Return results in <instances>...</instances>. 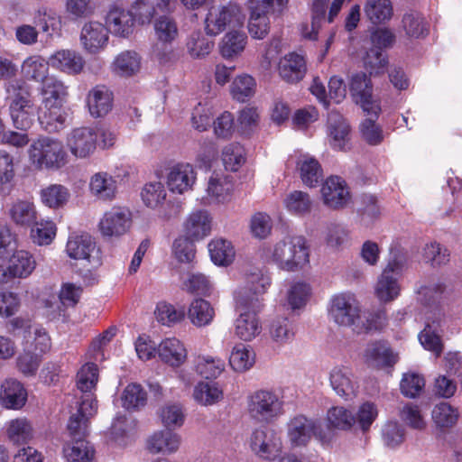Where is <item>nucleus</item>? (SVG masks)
I'll use <instances>...</instances> for the list:
<instances>
[{"label":"nucleus","instance_id":"58","mask_svg":"<svg viewBox=\"0 0 462 462\" xmlns=\"http://www.w3.org/2000/svg\"><path fill=\"white\" fill-rule=\"evenodd\" d=\"M255 86L254 78L246 74L240 75L232 82L230 91L236 100L245 102L254 96Z\"/></svg>","mask_w":462,"mask_h":462},{"label":"nucleus","instance_id":"7","mask_svg":"<svg viewBox=\"0 0 462 462\" xmlns=\"http://www.w3.org/2000/svg\"><path fill=\"white\" fill-rule=\"evenodd\" d=\"M271 286V277L258 268L245 274V284L236 292V304L244 309L261 310L263 295Z\"/></svg>","mask_w":462,"mask_h":462},{"label":"nucleus","instance_id":"52","mask_svg":"<svg viewBox=\"0 0 462 462\" xmlns=\"http://www.w3.org/2000/svg\"><path fill=\"white\" fill-rule=\"evenodd\" d=\"M69 199V189L60 184H51L41 190L42 202L51 208L63 207Z\"/></svg>","mask_w":462,"mask_h":462},{"label":"nucleus","instance_id":"9","mask_svg":"<svg viewBox=\"0 0 462 462\" xmlns=\"http://www.w3.org/2000/svg\"><path fill=\"white\" fill-rule=\"evenodd\" d=\"M249 445L255 456L269 461L275 460L282 450V441L279 432L267 426H261L252 432Z\"/></svg>","mask_w":462,"mask_h":462},{"label":"nucleus","instance_id":"4","mask_svg":"<svg viewBox=\"0 0 462 462\" xmlns=\"http://www.w3.org/2000/svg\"><path fill=\"white\" fill-rule=\"evenodd\" d=\"M246 412L256 422L270 423L284 413V402L276 391L258 389L246 396Z\"/></svg>","mask_w":462,"mask_h":462},{"label":"nucleus","instance_id":"17","mask_svg":"<svg viewBox=\"0 0 462 462\" xmlns=\"http://www.w3.org/2000/svg\"><path fill=\"white\" fill-rule=\"evenodd\" d=\"M350 91L356 103L361 105L367 115L375 118L378 116L381 108L379 104L373 100V86L370 78L365 73L360 72L352 76Z\"/></svg>","mask_w":462,"mask_h":462},{"label":"nucleus","instance_id":"51","mask_svg":"<svg viewBox=\"0 0 462 462\" xmlns=\"http://www.w3.org/2000/svg\"><path fill=\"white\" fill-rule=\"evenodd\" d=\"M246 44V36L244 32L234 31L226 33L220 43V53L226 59L239 55Z\"/></svg>","mask_w":462,"mask_h":462},{"label":"nucleus","instance_id":"41","mask_svg":"<svg viewBox=\"0 0 462 462\" xmlns=\"http://www.w3.org/2000/svg\"><path fill=\"white\" fill-rule=\"evenodd\" d=\"M36 262L32 254L16 250L9 259L8 271L14 277H28L35 269Z\"/></svg>","mask_w":462,"mask_h":462},{"label":"nucleus","instance_id":"36","mask_svg":"<svg viewBox=\"0 0 462 462\" xmlns=\"http://www.w3.org/2000/svg\"><path fill=\"white\" fill-rule=\"evenodd\" d=\"M162 361L171 366H180L187 358V351L182 343L175 338H166L157 348Z\"/></svg>","mask_w":462,"mask_h":462},{"label":"nucleus","instance_id":"47","mask_svg":"<svg viewBox=\"0 0 462 462\" xmlns=\"http://www.w3.org/2000/svg\"><path fill=\"white\" fill-rule=\"evenodd\" d=\"M33 23L35 27H40L41 31L48 36L58 32L60 27V18L53 10L46 6H41L34 12Z\"/></svg>","mask_w":462,"mask_h":462},{"label":"nucleus","instance_id":"63","mask_svg":"<svg viewBox=\"0 0 462 462\" xmlns=\"http://www.w3.org/2000/svg\"><path fill=\"white\" fill-rule=\"evenodd\" d=\"M222 160L226 170L236 171L245 162V149L239 143H230L222 152Z\"/></svg>","mask_w":462,"mask_h":462},{"label":"nucleus","instance_id":"53","mask_svg":"<svg viewBox=\"0 0 462 462\" xmlns=\"http://www.w3.org/2000/svg\"><path fill=\"white\" fill-rule=\"evenodd\" d=\"M459 411L457 408L448 402H441L432 410V420L439 428H451L458 420Z\"/></svg>","mask_w":462,"mask_h":462},{"label":"nucleus","instance_id":"21","mask_svg":"<svg viewBox=\"0 0 462 462\" xmlns=\"http://www.w3.org/2000/svg\"><path fill=\"white\" fill-rule=\"evenodd\" d=\"M135 17L133 12L119 5H113L106 16L108 32L120 37H127L133 32Z\"/></svg>","mask_w":462,"mask_h":462},{"label":"nucleus","instance_id":"8","mask_svg":"<svg viewBox=\"0 0 462 462\" xmlns=\"http://www.w3.org/2000/svg\"><path fill=\"white\" fill-rule=\"evenodd\" d=\"M29 158L37 169L58 170L66 165L68 155L57 139L40 137L29 148Z\"/></svg>","mask_w":462,"mask_h":462},{"label":"nucleus","instance_id":"38","mask_svg":"<svg viewBox=\"0 0 462 462\" xmlns=\"http://www.w3.org/2000/svg\"><path fill=\"white\" fill-rule=\"evenodd\" d=\"M297 168L300 171V179L306 186L315 187L323 178L319 162L309 154H303L299 157Z\"/></svg>","mask_w":462,"mask_h":462},{"label":"nucleus","instance_id":"15","mask_svg":"<svg viewBox=\"0 0 462 462\" xmlns=\"http://www.w3.org/2000/svg\"><path fill=\"white\" fill-rule=\"evenodd\" d=\"M313 436L325 439L318 424L303 415L295 416L287 423V438L292 447L306 446Z\"/></svg>","mask_w":462,"mask_h":462},{"label":"nucleus","instance_id":"6","mask_svg":"<svg viewBox=\"0 0 462 462\" xmlns=\"http://www.w3.org/2000/svg\"><path fill=\"white\" fill-rule=\"evenodd\" d=\"M405 261V256L401 252L391 250V258L378 276L374 286V294L379 301L391 302L400 295L402 287L399 279Z\"/></svg>","mask_w":462,"mask_h":462},{"label":"nucleus","instance_id":"22","mask_svg":"<svg viewBox=\"0 0 462 462\" xmlns=\"http://www.w3.org/2000/svg\"><path fill=\"white\" fill-rule=\"evenodd\" d=\"M212 217L204 209L189 213L182 223L183 235L191 240L199 241L210 235Z\"/></svg>","mask_w":462,"mask_h":462},{"label":"nucleus","instance_id":"31","mask_svg":"<svg viewBox=\"0 0 462 462\" xmlns=\"http://www.w3.org/2000/svg\"><path fill=\"white\" fill-rule=\"evenodd\" d=\"M278 70L281 78L286 82H299L306 73L305 60L297 53H289L280 60Z\"/></svg>","mask_w":462,"mask_h":462},{"label":"nucleus","instance_id":"50","mask_svg":"<svg viewBox=\"0 0 462 462\" xmlns=\"http://www.w3.org/2000/svg\"><path fill=\"white\" fill-rule=\"evenodd\" d=\"M254 361L255 354L249 346L239 344L233 347L229 357V364L235 371H247L254 365Z\"/></svg>","mask_w":462,"mask_h":462},{"label":"nucleus","instance_id":"18","mask_svg":"<svg viewBox=\"0 0 462 462\" xmlns=\"http://www.w3.org/2000/svg\"><path fill=\"white\" fill-rule=\"evenodd\" d=\"M108 29L102 23L89 21L83 24L79 33V42L83 50L97 54L108 44Z\"/></svg>","mask_w":462,"mask_h":462},{"label":"nucleus","instance_id":"2","mask_svg":"<svg viewBox=\"0 0 462 462\" xmlns=\"http://www.w3.org/2000/svg\"><path fill=\"white\" fill-rule=\"evenodd\" d=\"M42 106L38 120L48 132H59L65 125L67 116L62 111V103L68 95L67 87L55 77H49L42 82Z\"/></svg>","mask_w":462,"mask_h":462},{"label":"nucleus","instance_id":"37","mask_svg":"<svg viewBox=\"0 0 462 462\" xmlns=\"http://www.w3.org/2000/svg\"><path fill=\"white\" fill-rule=\"evenodd\" d=\"M9 217L16 226L28 228L36 223L37 210L32 202L17 200L10 207Z\"/></svg>","mask_w":462,"mask_h":462},{"label":"nucleus","instance_id":"59","mask_svg":"<svg viewBox=\"0 0 462 462\" xmlns=\"http://www.w3.org/2000/svg\"><path fill=\"white\" fill-rule=\"evenodd\" d=\"M193 397L202 405H212L223 398V392L216 384L199 383L196 385Z\"/></svg>","mask_w":462,"mask_h":462},{"label":"nucleus","instance_id":"56","mask_svg":"<svg viewBox=\"0 0 462 462\" xmlns=\"http://www.w3.org/2000/svg\"><path fill=\"white\" fill-rule=\"evenodd\" d=\"M225 362L218 357L199 356L196 362V371L206 379L218 377L225 370Z\"/></svg>","mask_w":462,"mask_h":462},{"label":"nucleus","instance_id":"57","mask_svg":"<svg viewBox=\"0 0 462 462\" xmlns=\"http://www.w3.org/2000/svg\"><path fill=\"white\" fill-rule=\"evenodd\" d=\"M284 205L289 212L302 216L310 211L312 201L308 193L294 190L287 195L284 199Z\"/></svg>","mask_w":462,"mask_h":462},{"label":"nucleus","instance_id":"26","mask_svg":"<svg viewBox=\"0 0 462 462\" xmlns=\"http://www.w3.org/2000/svg\"><path fill=\"white\" fill-rule=\"evenodd\" d=\"M50 66L69 75L79 74L85 66L83 57L71 50H60L49 58Z\"/></svg>","mask_w":462,"mask_h":462},{"label":"nucleus","instance_id":"27","mask_svg":"<svg viewBox=\"0 0 462 462\" xmlns=\"http://www.w3.org/2000/svg\"><path fill=\"white\" fill-rule=\"evenodd\" d=\"M89 192L98 200L111 201L117 192L116 179L106 171L93 174L89 180Z\"/></svg>","mask_w":462,"mask_h":462},{"label":"nucleus","instance_id":"14","mask_svg":"<svg viewBox=\"0 0 462 462\" xmlns=\"http://www.w3.org/2000/svg\"><path fill=\"white\" fill-rule=\"evenodd\" d=\"M97 411V404L89 399L77 402L76 411L71 412L67 424L70 440L86 439L89 420L96 415Z\"/></svg>","mask_w":462,"mask_h":462},{"label":"nucleus","instance_id":"46","mask_svg":"<svg viewBox=\"0 0 462 462\" xmlns=\"http://www.w3.org/2000/svg\"><path fill=\"white\" fill-rule=\"evenodd\" d=\"M136 425L132 418L117 416L111 426V435L119 445L125 446L133 441Z\"/></svg>","mask_w":462,"mask_h":462},{"label":"nucleus","instance_id":"40","mask_svg":"<svg viewBox=\"0 0 462 462\" xmlns=\"http://www.w3.org/2000/svg\"><path fill=\"white\" fill-rule=\"evenodd\" d=\"M364 12L374 24L389 22L393 16V6L391 0H366Z\"/></svg>","mask_w":462,"mask_h":462},{"label":"nucleus","instance_id":"43","mask_svg":"<svg viewBox=\"0 0 462 462\" xmlns=\"http://www.w3.org/2000/svg\"><path fill=\"white\" fill-rule=\"evenodd\" d=\"M112 68L115 73L122 77L133 76L140 70L141 58L134 51H125L116 57Z\"/></svg>","mask_w":462,"mask_h":462},{"label":"nucleus","instance_id":"10","mask_svg":"<svg viewBox=\"0 0 462 462\" xmlns=\"http://www.w3.org/2000/svg\"><path fill=\"white\" fill-rule=\"evenodd\" d=\"M98 133L96 128L80 126L73 128L67 135L66 145L77 159L91 157L97 147Z\"/></svg>","mask_w":462,"mask_h":462},{"label":"nucleus","instance_id":"64","mask_svg":"<svg viewBox=\"0 0 462 462\" xmlns=\"http://www.w3.org/2000/svg\"><path fill=\"white\" fill-rule=\"evenodd\" d=\"M32 227L31 236L34 243L43 245L51 243L56 236V226L52 221H43L33 224Z\"/></svg>","mask_w":462,"mask_h":462},{"label":"nucleus","instance_id":"25","mask_svg":"<svg viewBox=\"0 0 462 462\" xmlns=\"http://www.w3.org/2000/svg\"><path fill=\"white\" fill-rule=\"evenodd\" d=\"M328 132L329 143L334 149L345 151L349 148L350 126L341 115L336 112L328 115Z\"/></svg>","mask_w":462,"mask_h":462},{"label":"nucleus","instance_id":"1","mask_svg":"<svg viewBox=\"0 0 462 462\" xmlns=\"http://www.w3.org/2000/svg\"><path fill=\"white\" fill-rule=\"evenodd\" d=\"M328 313L335 323L350 327L357 334L380 330L386 324L383 310L362 312L355 297L347 293L331 299Z\"/></svg>","mask_w":462,"mask_h":462},{"label":"nucleus","instance_id":"20","mask_svg":"<svg viewBox=\"0 0 462 462\" xmlns=\"http://www.w3.org/2000/svg\"><path fill=\"white\" fill-rule=\"evenodd\" d=\"M196 180L197 174L193 166L187 162H180L169 170L167 186L172 193L183 194L192 189Z\"/></svg>","mask_w":462,"mask_h":462},{"label":"nucleus","instance_id":"13","mask_svg":"<svg viewBox=\"0 0 462 462\" xmlns=\"http://www.w3.org/2000/svg\"><path fill=\"white\" fill-rule=\"evenodd\" d=\"M66 253L72 259L87 261L93 268L101 264L99 249L88 234L70 235L66 245Z\"/></svg>","mask_w":462,"mask_h":462},{"label":"nucleus","instance_id":"44","mask_svg":"<svg viewBox=\"0 0 462 462\" xmlns=\"http://www.w3.org/2000/svg\"><path fill=\"white\" fill-rule=\"evenodd\" d=\"M269 335L273 342L279 346L289 344L295 336L294 326L288 318L278 317L271 322Z\"/></svg>","mask_w":462,"mask_h":462},{"label":"nucleus","instance_id":"60","mask_svg":"<svg viewBox=\"0 0 462 462\" xmlns=\"http://www.w3.org/2000/svg\"><path fill=\"white\" fill-rule=\"evenodd\" d=\"M153 27L157 40L163 44L171 43L178 36L176 23L168 16L156 19Z\"/></svg>","mask_w":462,"mask_h":462},{"label":"nucleus","instance_id":"61","mask_svg":"<svg viewBox=\"0 0 462 462\" xmlns=\"http://www.w3.org/2000/svg\"><path fill=\"white\" fill-rule=\"evenodd\" d=\"M146 403V393L136 383L128 384L122 394V404L126 410H138Z\"/></svg>","mask_w":462,"mask_h":462},{"label":"nucleus","instance_id":"33","mask_svg":"<svg viewBox=\"0 0 462 462\" xmlns=\"http://www.w3.org/2000/svg\"><path fill=\"white\" fill-rule=\"evenodd\" d=\"M233 188L230 177L224 174L214 173L208 181L206 189L207 197L203 198V203L209 205L215 202H223Z\"/></svg>","mask_w":462,"mask_h":462},{"label":"nucleus","instance_id":"42","mask_svg":"<svg viewBox=\"0 0 462 462\" xmlns=\"http://www.w3.org/2000/svg\"><path fill=\"white\" fill-rule=\"evenodd\" d=\"M68 462H91L95 456L93 447L83 439L70 440L63 448Z\"/></svg>","mask_w":462,"mask_h":462},{"label":"nucleus","instance_id":"29","mask_svg":"<svg viewBox=\"0 0 462 462\" xmlns=\"http://www.w3.org/2000/svg\"><path fill=\"white\" fill-rule=\"evenodd\" d=\"M329 382L337 395L346 398L355 395L356 382L348 366L337 365L333 367L329 374Z\"/></svg>","mask_w":462,"mask_h":462},{"label":"nucleus","instance_id":"49","mask_svg":"<svg viewBox=\"0 0 462 462\" xmlns=\"http://www.w3.org/2000/svg\"><path fill=\"white\" fill-rule=\"evenodd\" d=\"M8 439L14 444H25L33 435L32 423L25 418H17L8 423L6 430Z\"/></svg>","mask_w":462,"mask_h":462},{"label":"nucleus","instance_id":"16","mask_svg":"<svg viewBox=\"0 0 462 462\" xmlns=\"http://www.w3.org/2000/svg\"><path fill=\"white\" fill-rule=\"evenodd\" d=\"M132 214L126 208L113 207L99 221L98 227L104 236H121L130 228Z\"/></svg>","mask_w":462,"mask_h":462},{"label":"nucleus","instance_id":"48","mask_svg":"<svg viewBox=\"0 0 462 462\" xmlns=\"http://www.w3.org/2000/svg\"><path fill=\"white\" fill-rule=\"evenodd\" d=\"M211 260L217 265H228L235 258V249L231 242L218 238L208 244Z\"/></svg>","mask_w":462,"mask_h":462},{"label":"nucleus","instance_id":"5","mask_svg":"<svg viewBox=\"0 0 462 462\" xmlns=\"http://www.w3.org/2000/svg\"><path fill=\"white\" fill-rule=\"evenodd\" d=\"M271 258L282 270L293 272L309 263V248L302 236H287L277 242Z\"/></svg>","mask_w":462,"mask_h":462},{"label":"nucleus","instance_id":"62","mask_svg":"<svg viewBox=\"0 0 462 462\" xmlns=\"http://www.w3.org/2000/svg\"><path fill=\"white\" fill-rule=\"evenodd\" d=\"M141 196L145 206L156 208L166 199L167 193L163 184L155 181L146 184L143 188Z\"/></svg>","mask_w":462,"mask_h":462},{"label":"nucleus","instance_id":"55","mask_svg":"<svg viewBox=\"0 0 462 462\" xmlns=\"http://www.w3.org/2000/svg\"><path fill=\"white\" fill-rule=\"evenodd\" d=\"M327 420L333 429L346 430L356 424V417L352 411L345 407L336 406L328 411Z\"/></svg>","mask_w":462,"mask_h":462},{"label":"nucleus","instance_id":"35","mask_svg":"<svg viewBox=\"0 0 462 462\" xmlns=\"http://www.w3.org/2000/svg\"><path fill=\"white\" fill-rule=\"evenodd\" d=\"M1 401L6 409L19 410L26 402L27 392L23 385L14 379L5 380L2 384Z\"/></svg>","mask_w":462,"mask_h":462},{"label":"nucleus","instance_id":"28","mask_svg":"<svg viewBox=\"0 0 462 462\" xmlns=\"http://www.w3.org/2000/svg\"><path fill=\"white\" fill-rule=\"evenodd\" d=\"M97 381V365L94 363H87L82 365L77 374L76 380L77 389L81 393L80 401L89 399L97 404L95 395Z\"/></svg>","mask_w":462,"mask_h":462},{"label":"nucleus","instance_id":"3","mask_svg":"<svg viewBox=\"0 0 462 462\" xmlns=\"http://www.w3.org/2000/svg\"><path fill=\"white\" fill-rule=\"evenodd\" d=\"M5 92L13 125L16 129L26 131L32 125L39 111L34 105L30 88L20 80H14L5 84Z\"/></svg>","mask_w":462,"mask_h":462},{"label":"nucleus","instance_id":"34","mask_svg":"<svg viewBox=\"0 0 462 462\" xmlns=\"http://www.w3.org/2000/svg\"><path fill=\"white\" fill-rule=\"evenodd\" d=\"M440 322V314L436 319L427 318L425 328L419 334V339L422 346L432 352L437 357L443 351V344L439 332Z\"/></svg>","mask_w":462,"mask_h":462},{"label":"nucleus","instance_id":"30","mask_svg":"<svg viewBox=\"0 0 462 462\" xmlns=\"http://www.w3.org/2000/svg\"><path fill=\"white\" fill-rule=\"evenodd\" d=\"M235 321V333L241 340L251 341L262 331V324L257 316L259 310L246 309Z\"/></svg>","mask_w":462,"mask_h":462},{"label":"nucleus","instance_id":"11","mask_svg":"<svg viewBox=\"0 0 462 462\" xmlns=\"http://www.w3.org/2000/svg\"><path fill=\"white\" fill-rule=\"evenodd\" d=\"M241 10L237 5L212 6L205 19V30L208 35H217L227 26L240 24Z\"/></svg>","mask_w":462,"mask_h":462},{"label":"nucleus","instance_id":"39","mask_svg":"<svg viewBox=\"0 0 462 462\" xmlns=\"http://www.w3.org/2000/svg\"><path fill=\"white\" fill-rule=\"evenodd\" d=\"M187 317L194 326L204 327L212 322L215 310L208 300L198 298L190 302Z\"/></svg>","mask_w":462,"mask_h":462},{"label":"nucleus","instance_id":"23","mask_svg":"<svg viewBox=\"0 0 462 462\" xmlns=\"http://www.w3.org/2000/svg\"><path fill=\"white\" fill-rule=\"evenodd\" d=\"M321 195L325 205L331 208H341L349 200V192L346 182L340 177L328 178L321 187Z\"/></svg>","mask_w":462,"mask_h":462},{"label":"nucleus","instance_id":"19","mask_svg":"<svg viewBox=\"0 0 462 462\" xmlns=\"http://www.w3.org/2000/svg\"><path fill=\"white\" fill-rule=\"evenodd\" d=\"M181 444V437L171 430H162L153 432L145 441V448L152 455L164 456L176 453Z\"/></svg>","mask_w":462,"mask_h":462},{"label":"nucleus","instance_id":"32","mask_svg":"<svg viewBox=\"0 0 462 462\" xmlns=\"http://www.w3.org/2000/svg\"><path fill=\"white\" fill-rule=\"evenodd\" d=\"M87 105L93 117L106 115L113 106V94L106 86H96L88 94Z\"/></svg>","mask_w":462,"mask_h":462},{"label":"nucleus","instance_id":"12","mask_svg":"<svg viewBox=\"0 0 462 462\" xmlns=\"http://www.w3.org/2000/svg\"><path fill=\"white\" fill-rule=\"evenodd\" d=\"M275 2L278 11L281 12L289 0H250L251 16L248 23V31L255 39L264 38L269 32V13L273 3Z\"/></svg>","mask_w":462,"mask_h":462},{"label":"nucleus","instance_id":"24","mask_svg":"<svg viewBox=\"0 0 462 462\" xmlns=\"http://www.w3.org/2000/svg\"><path fill=\"white\" fill-rule=\"evenodd\" d=\"M364 359L367 365L383 368L393 365L397 356L384 341H374L367 345L364 352Z\"/></svg>","mask_w":462,"mask_h":462},{"label":"nucleus","instance_id":"45","mask_svg":"<svg viewBox=\"0 0 462 462\" xmlns=\"http://www.w3.org/2000/svg\"><path fill=\"white\" fill-rule=\"evenodd\" d=\"M49 60L40 55H32L26 58L22 64V73L27 79L41 81L49 78Z\"/></svg>","mask_w":462,"mask_h":462},{"label":"nucleus","instance_id":"54","mask_svg":"<svg viewBox=\"0 0 462 462\" xmlns=\"http://www.w3.org/2000/svg\"><path fill=\"white\" fill-rule=\"evenodd\" d=\"M162 423L169 430L181 427L185 421V412L181 404L169 402L160 410Z\"/></svg>","mask_w":462,"mask_h":462}]
</instances>
